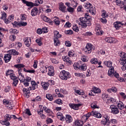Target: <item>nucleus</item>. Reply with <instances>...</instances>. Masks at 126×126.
Returning <instances> with one entry per match:
<instances>
[{
	"label": "nucleus",
	"mask_w": 126,
	"mask_h": 126,
	"mask_svg": "<svg viewBox=\"0 0 126 126\" xmlns=\"http://www.w3.org/2000/svg\"><path fill=\"white\" fill-rule=\"evenodd\" d=\"M9 54H5L4 57V60L5 61V63H8L10 60H11V55H13L14 56H16L19 54L18 52L16 51V50L14 49L10 50L9 51Z\"/></svg>",
	"instance_id": "obj_1"
},
{
	"label": "nucleus",
	"mask_w": 126,
	"mask_h": 126,
	"mask_svg": "<svg viewBox=\"0 0 126 126\" xmlns=\"http://www.w3.org/2000/svg\"><path fill=\"white\" fill-rule=\"evenodd\" d=\"M121 57L120 63L121 64H122L123 66L121 68L123 71L126 70V53L121 52L120 55Z\"/></svg>",
	"instance_id": "obj_2"
},
{
	"label": "nucleus",
	"mask_w": 126,
	"mask_h": 126,
	"mask_svg": "<svg viewBox=\"0 0 126 126\" xmlns=\"http://www.w3.org/2000/svg\"><path fill=\"white\" fill-rule=\"evenodd\" d=\"M85 7L87 10V12H90L93 15H95L96 12H95V10L93 9V6H92V4L91 3L88 2L85 5Z\"/></svg>",
	"instance_id": "obj_3"
},
{
	"label": "nucleus",
	"mask_w": 126,
	"mask_h": 126,
	"mask_svg": "<svg viewBox=\"0 0 126 126\" xmlns=\"http://www.w3.org/2000/svg\"><path fill=\"white\" fill-rule=\"evenodd\" d=\"M80 21L82 24V26L86 28L87 26H91V22L90 20H87L86 18H80Z\"/></svg>",
	"instance_id": "obj_4"
},
{
	"label": "nucleus",
	"mask_w": 126,
	"mask_h": 126,
	"mask_svg": "<svg viewBox=\"0 0 126 126\" xmlns=\"http://www.w3.org/2000/svg\"><path fill=\"white\" fill-rule=\"evenodd\" d=\"M69 72L63 70L60 72L59 76L62 80H67V79L69 78Z\"/></svg>",
	"instance_id": "obj_5"
},
{
	"label": "nucleus",
	"mask_w": 126,
	"mask_h": 126,
	"mask_svg": "<svg viewBox=\"0 0 126 126\" xmlns=\"http://www.w3.org/2000/svg\"><path fill=\"white\" fill-rule=\"evenodd\" d=\"M113 74L116 78H119V77H120L119 73H117L116 71L115 72V70H114V67H112L109 68L108 70V75H113Z\"/></svg>",
	"instance_id": "obj_6"
},
{
	"label": "nucleus",
	"mask_w": 126,
	"mask_h": 126,
	"mask_svg": "<svg viewBox=\"0 0 126 126\" xmlns=\"http://www.w3.org/2000/svg\"><path fill=\"white\" fill-rule=\"evenodd\" d=\"M111 110V113L114 114V115H117L120 113V110L119 108L115 105H111L110 107Z\"/></svg>",
	"instance_id": "obj_7"
},
{
	"label": "nucleus",
	"mask_w": 126,
	"mask_h": 126,
	"mask_svg": "<svg viewBox=\"0 0 126 126\" xmlns=\"http://www.w3.org/2000/svg\"><path fill=\"white\" fill-rule=\"evenodd\" d=\"M92 49H93V47H92V44L90 43H88L86 47V50H87H87H85V52H86L88 54H90L91 53Z\"/></svg>",
	"instance_id": "obj_8"
},
{
	"label": "nucleus",
	"mask_w": 126,
	"mask_h": 126,
	"mask_svg": "<svg viewBox=\"0 0 126 126\" xmlns=\"http://www.w3.org/2000/svg\"><path fill=\"white\" fill-rule=\"evenodd\" d=\"M104 118L105 119V120H102L101 121V123L102 125L104 126H110V120H109V118L108 116H106Z\"/></svg>",
	"instance_id": "obj_9"
},
{
	"label": "nucleus",
	"mask_w": 126,
	"mask_h": 126,
	"mask_svg": "<svg viewBox=\"0 0 126 126\" xmlns=\"http://www.w3.org/2000/svg\"><path fill=\"white\" fill-rule=\"evenodd\" d=\"M70 108L73 109V110H78V107L81 106V104H69Z\"/></svg>",
	"instance_id": "obj_10"
},
{
	"label": "nucleus",
	"mask_w": 126,
	"mask_h": 126,
	"mask_svg": "<svg viewBox=\"0 0 126 126\" xmlns=\"http://www.w3.org/2000/svg\"><path fill=\"white\" fill-rule=\"evenodd\" d=\"M15 67H16V68H18V73L22 72V67H25V65L23 64H17L14 65Z\"/></svg>",
	"instance_id": "obj_11"
},
{
	"label": "nucleus",
	"mask_w": 126,
	"mask_h": 126,
	"mask_svg": "<svg viewBox=\"0 0 126 126\" xmlns=\"http://www.w3.org/2000/svg\"><path fill=\"white\" fill-rule=\"evenodd\" d=\"M32 90V87H30V88H28V89L27 90V89L24 88L23 89V92L25 94V95H26V97H27V98L29 97V95H27L28 94H29V93H30V91Z\"/></svg>",
	"instance_id": "obj_12"
},
{
	"label": "nucleus",
	"mask_w": 126,
	"mask_h": 126,
	"mask_svg": "<svg viewBox=\"0 0 126 126\" xmlns=\"http://www.w3.org/2000/svg\"><path fill=\"white\" fill-rule=\"evenodd\" d=\"M24 42L27 47H30V45H31V38L26 37L24 39Z\"/></svg>",
	"instance_id": "obj_13"
},
{
	"label": "nucleus",
	"mask_w": 126,
	"mask_h": 126,
	"mask_svg": "<svg viewBox=\"0 0 126 126\" xmlns=\"http://www.w3.org/2000/svg\"><path fill=\"white\" fill-rule=\"evenodd\" d=\"M23 3H25L26 4L27 6H31V7H33V6H34V3H33L32 2H30L28 1H27L26 0H22Z\"/></svg>",
	"instance_id": "obj_14"
},
{
	"label": "nucleus",
	"mask_w": 126,
	"mask_h": 126,
	"mask_svg": "<svg viewBox=\"0 0 126 126\" xmlns=\"http://www.w3.org/2000/svg\"><path fill=\"white\" fill-rule=\"evenodd\" d=\"M117 107L119 108V110H123L125 108V104L123 102L119 101L117 103Z\"/></svg>",
	"instance_id": "obj_15"
},
{
	"label": "nucleus",
	"mask_w": 126,
	"mask_h": 126,
	"mask_svg": "<svg viewBox=\"0 0 126 126\" xmlns=\"http://www.w3.org/2000/svg\"><path fill=\"white\" fill-rule=\"evenodd\" d=\"M92 115L93 117H95V118H97V119H100V118H102V114L99 113L98 112L96 111H93Z\"/></svg>",
	"instance_id": "obj_16"
},
{
	"label": "nucleus",
	"mask_w": 126,
	"mask_h": 126,
	"mask_svg": "<svg viewBox=\"0 0 126 126\" xmlns=\"http://www.w3.org/2000/svg\"><path fill=\"white\" fill-rule=\"evenodd\" d=\"M64 119L66 121V123H67V124H69L71 123V122H72V118L70 115H66V117L65 118H64Z\"/></svg>",
	"instance_id": "obj_17"
},
{
	"label": "nucleus",
	"mask_w": 126,
	"mask_h": 126,
	"mask_svg": "<svg viewBox=\"0 0 126 126\" xmlns=\"http://www.w3.org/2000/svg\"><path fill=\"white\" fill-rule=\"evenodd\" d=\"M45 112L47 113V114H48V116H50L52 117V118H54L53 116H52V115L53 114V112H52V111H51L50 109H47V107H43Z\"/></svg>",
	"instance_id": "obj_18"
},
{
	"label": "nucleus",
	"mask_w": 126,
	"mask_h": 126,
	"mask_svg": "<svg viewBox=\"0 0 126 126\" xmlns=\"http://www.w3.org/2000/svg\"><path fill=\"white\" fill-rule=\"evenodd\" d=\"M62 38V34H60V32L57 31L54 32V36L53 39H59Z\"/></svg>",
	"instance_id": "obj_19"
},
{
	"label": "nucleus",
	"mask_w": 126,
	"mask_h": 126,
	"mask_svg": "<svg viewBox=\"0 0 126 126\" xmlns=\"http://www.w3.org/2000/svg\"><path fill=\"white\" fill-rule=\"evenodd\" d=\"M65 8H66V7L64 6L63 3H62L59 4V9L62 11V12H65Z\"/></svg>",
	"instance_id": "obj_20"
},
{
	"label": "nucleus",
	"mask_w": 126,
	"mask_h": 126,
	"mask_svg": "<svg viewBox=\"0 0 126 126\" xmlns=\"http://www.w3.org/2000/svg\"><path fill=\"white\" fill-rule=\"evenodd\" d=\"M37 13H38V9H37L36 7H34L33 8V9L32 10L31 15H32V16H36Z\"/></svg>",
	"instance_id": "obj_21"
},
{
	"label": "nucleus",
	"mask_w": 126,
	"mask_h": 126,
	"mask_svg": "<svg viewBox=\"0 0 126 126\" xmlns=\"http://www.w3.org/2000/svg\"><path fill=\"white\" fill-rule=\"evenodd\" d=\"M95 31L96 32L97 35L103 34V32H102V31H101V29L98 27L95 28Z\"/></svg>",
	"instance_id": "obj_22"
},
{
	"label": "nucleus",
	"mask_w": 126,
	"mask_h": 126,
	"mask_svg": "<svg viewBox=\"0 0 126 126\" xmlns=\"http://www.w3.org/2000/svg\"><path fill=\"white\" fill-rule=\"evenodd\" d=\"M114 27L117 30H119L121 27V22H116L114 23Z\"/></svg>",
	"instance_id": "obj_23"
},
{
	"label": "nucleus",
	"mask_w": 126,
	"mask_h": 126,
	"mask_svg": "<svg viewBox=\"0 0 126 126\" xmlns=\"http://www.w3.org/2000/svg\"><path fill=\"white\" fill-rule=\"evenodd\" d=\"M112 63H112V62L111 61H105L104 62V64H105V65L107 66V67H110V68H111V67H113L112 66Z\"/></svg>",
	"instance_id": "obj_24"
},
{
	"label": "nucleus",
	"mask_w": 126,
	"mask_h": 126,
	"mask_svg": "<svg viewBox=\"0 0 126 126\" xmlns=\"http://www.w3.org/2000/svg\"><path fill=\"white\" fill-rule=\"evenodd\" d=\"M105 41L106 43H113L114 42V38L112 37H106L105 38Z\"/></svg>",
	"instance_id": "obj_25"
},
{
	"label": "nucleus",
	"mask_w": 126,
	"mask_h": 126,
	"mask_svg": "<svg viewBox=\"0 0 126 126\" xmlns=\"http://www.w3.org/2000/svg\"><path fill=\"white\" fill-rule=\"evenodd\" d=\"M54 39V45L57 47V46H60V44H61V42H60V40H59V38H53Z\"/></svg>",
	"instance_id": "obj_26"
},
{
	"label": "nucleus",
	"mask_w": 126,
	"mask_h": 126,
	"mask_svg": "<svg viewBox=\"0 0 126 126\" xmlns=\"http://www.w3.org/2000/svg\"><path fill=\"white\" fill-rule=\"evenodd\" d=\"M79 69L84 71L87 69V66H86V64H83L81 66H79Z\"/></svg>",
	"instance_id": "obj_27"
},
{
	"label": "nucleus",
	"mask_w": 126,
	"mask_h": 126,
	"mask_svg": "<svg viewBox=\"0 0 126 126\" xmlns=\"http://www.w3.org/2000/svg\"><path fill=\"white\" fill-rule=\"evenodd\" d=\"M41 85L43 88V89L47 90L48 89V87H49V83H42Z\"/></svg>",
	"instance_id": "obj_28"
},
{
	"label": "nucleus",
	"mask_w": 126,
	"mask_h": 126,
	"mask_svg": "<svg viewBox=\"0 0 126 126\" xmlns=\"http://www.w3.org/2000/svg\"><path fill=\"white\" fill-rule=\"evenodd\" d=\"M43 3V1L42 0H35L34 3V6H38L39 4H42Z\"/></svg>",
	"instance_id": "obj_29"
},
{
	"label": "nucleus",
	"mask_w": 126,
	"mask_h": 126,
	"mask_svg": "<svg viewBox=\"0 0 126 126\" xmlns=\"http://www.w3.org/2000/svg\"><path fill=\"white\" fill-rule=\"evenodd\" d=\"M3 103L5 105L6 107L8 105H11L12 104V101H9L6 99L3 100Z\"/></svg>",
	"instance_id": "obj_30"
},
{
	"label": "nucleus",
	"mask_w": 126,
	"mask_h": 126,
	"mask_svg": "<svg viewBox=\"0 0 126 126\" xmlns=\"http://www.w3.org/2000/svg\"><path fill=\"white\" fill-rule=\"evenodd\" d=\"M102 98L104 101H108V99H109V96L108 95V94H102Z\"/></svg>",
	"instance_id": "obj_31"
},
{
	"label": "nucleus",
	"mask_w": 126,
	"mask_h": 126,
	"mask_svg": "<svg viewBox=\"0 0 126 126\" xmlns=\"http://www.w3.org/2000/svg\"><path fill=\"white\" fill-rule=\"evenodd\" d=\"M7 119H5L4 121H2L1 124L3 126H10V123L9 122H7Z\"/></svg>",
	"instance_id": "obj_32"
},
{
	"label": "nucleus",
	"mask_w": 126,
	"mask_h": 126,
	"mask_svg": "<svg viewBox=\"0 0 126 126\" xmlns=\"http://www.w3.org/2000/svg\"><path fill=\"white\" fill-rule=\"evenodd\" d=\"M54 69L53 68H50L49 69V71L48 73V75H49L50 76H54L55 75V73H54Z\"/></svg>",
	"instance_id": "obj_33"
},
{
	"label": "nucleus",
	"mask_w": 126,
	"mask_h": 126,
	"mask_svg": "<svg viewBox=\"0 0 126 126\" xmlns=\"http://www.w3.org/2000/svg\"><path fill=\"white\" fill-rule=\"evenodd\" d=\"M43 20L45 21V22H48V23H52V20L47 16H45L43 17Z\"/></svg>",
	"instance_id": "obj_34"
},
{
	"label": "nucleus",
	"mask_w": 126,
	"mask_h": 126,
	"mask_svg": "<svg viewBox=\"0 0 126 126\" xmlns=\"http://www.w3.org/2000/svg\"><path fill=\"white\" fill-rule=\"evenodd\" d=\"M46 97L47 99L49 100V101H53V100L54 99V98L53 97V95H52V94H46Z\"/></svg>",
	"instance_id": "obj_35"
},
{
	"label": "nucleus",
	"mask_w": 126,
	"mask_h": 126,
	"mask_svg": "<svg viewBox=\"0 0 126 126\" xmlns=\"http://www.w3.org/2000/svg\"><path fill=\"white\" fill-rule=\"evenodd\" d=\"M93 91H94V93L95 94L100 93V92H101V90H100V89H98L95 87H94L93 88Z\"/></svg>",
	"instance_id": "obj_36"
},
{
	"label": "nucleus",
	"mask_w": 126,
	"mask_h": 126,
	"mask_svg": "<svg viewBox=\"0 0 126 126\" xmlns=\"http://www.w3.org/2000/svg\"><path fill=\"white\" fill-rule=\"evenodd\" d=\"M91 63H94V64H97L98 63V60L96 58L92 59L91 60Z\"/></svg>",
	"instance_id": "obj_37"
},
{
	"label": "nucleus",
	"mask_w": 126,
	"mask_h": 126,
	"mask_svg": "<svg viewBox=\"0 0 126 126\" xmlns=\"http://www.w3.org/2000/svg\"><path fill=\"white\" fill-rule=\"evenodd\" d=\"M75 125L76 126H83V123L81 122V123H80L79 121L76 120L75 121Z\"/></svg>",
	"instance_id": "obj_38"
},
{
	"label": "nucleus",
	"mask_w": 126,
	"mask_h": 126,
	"mask_svg": "<svg viewBox=\"0 0 126 126\" xmlns=\"http://www.w3.org/2000/svg\"><path fill=\"white\" fill-rule=\"evenodd\" d=\"M31 85H32V90H35V89H36V88H35V86L37 85V84H36V82H35L34 81H32L31 82Z\"/></svg>",
	"instance_id": "obj_39"
},
{
	"label": "nucleus",
	"mask_w": 126,
	"mask_h": 126,
	"mask_svg": "<svg viewBox=\"0 0 126 126\" xmlns=\"http://www.w3.org/2000/svg\"><path fill=\"white\" fill-rule=\"evenodd\" d=\"M63 61L64 62H66L67 63H70V64H71V61L69 60V58L67 56L64 57V58L63 59Z\"/></svg>",
	"instance_id": "obj_40"
},
{
	"label": "nucleus",
	"mask_w": 126,
	"mask_h": 126,
	"mask_svg": "<svg viewBox=\"0 0 126 126\" xmlns=\"http://www.w3.org/2000/svg\"><path fill=\"white\" fill-rule=\"evenodd\" d=\"M10 32L11 33H13V34H17L18 33V31H17V30L16 29H10Z\"/></svg>",
	"instance_id": "obj_41"
},
{
	"label": "nucleus",
	"mask_w": 126,
	"mask_h": 126,
	"mask_svg": "<svg viewBox=\"0 0 126 126\" xmlns=\"http://www.w3.org/2000/svg\"><path fill=\"white\" fill-rule=\"evenodd\" d=\"M55 103H57L59 105H63V100L61 99H58L55 101Z\"/></svg>",
	"instance_id": "obj_42"
},
{
	"label": "nucleus",
	"mask_w": 126,
	"mask_h": 126,
	"mask_svg": "<svg viewBox=\"0 0 126 126\" xmlns=\"http://www.w3.org/2000/svg\"><path fill=\"white\" fill-rule=\"evenodd\" d=\"M82 18H86L87 20H90L91 17L89 16V14L86 13L84 17H82Z\"/></svg>",
	"instance_id": "obj_43"
},
{
	"label": "nucleus",
	"mask_w": 126,
	"mask_h": 126,
	"mask_svg": "<svg viewBox=\"0 0 126 126\" xmlns=\"http://www.w3.org/2000/svg\"><path fill=\"white\" fill-rule=\"evenodd\" d=\"M6 18V13L4 12H3V13L1 14V19L4 20Z\"/></svg>",
	"instance_id": "obj_44"
},
{
	"label": "nucleus",
	"mask_w": 126,
	"mask_h": 126,
	"mask_svg": "<svg viewBox=\"0 0 126 126\" xmlns=\"http://www.w3.org/2000/svg\"><path fill=\"white\" fill-rule=\"evenodd\" d=\"M72 32H73L71 30H68V31H65L64 32V33L67 34V35H71L72 34H73Z\"/></svg>",
	"instance_id": "obj_45"
},
{
	"label": "nucleus",
	"mask_w": 126,
	"mask_h": 126,
	"mask_svg": "<svg viewBox=\"0 0 126 126\" xmlns=\"http://www.w3.org/2000/svg\"><path fill=\"white\" fill-rule=\"evenodd\" d=\"M87 120H88V118L86 117V116L84 115L82 117V123H83V122H84V123H85V122H86L87 121Z\"/></svg>",
	"instance_id": "obj_46"
},
{
	"label": "nucleus",
	"mask_w": 126,
	"mask_h": 126,
	"mask_svg": "<svg viewBox=\"0 0 126 126\" xmlns=\"http://www.w3.org/2000/svg\"><path fill=\"white\" fill-rule=\"evenodd\" d=\"M34 63H33V67L34 68H37V66L38 65V61L37 60H34Z\"/></svg>",
	"instance_id": "obj_47"
},
{
	"label": "nucleus",
	"mask_w": 126,
	"mask_h": 126,
	"mask_svg": "<svg viewBox=\"0 0 126 126\" xmlns=\"http://www.w3.org/2000/svg\"><path fill=\"white\" fill-rule=\"evenodd\" d=\"M19 26H26L27 25V22H19Z\"/></svg>",
	"instance_id": "obj_48"
},
{
	"label": "nucleus",
	"mask_w": 126,
	"mask_h": 126,
	"mask_svg": "<svg viewBox=\"0 0 126 126\" xmlns=\"http://www.w3.org/2000/svg\"><path fill=\"white\" fill-rule=\"evenodd\" d=\"M12 73V70H8L6 72V76H8V75H11Z\"/></svg>",
	"instance_id": "obj_49"
},
{
	"label": "nucleus",
	"mask_w": 126,
	"mask_h": 126,
	"mask_svg": "<svg viewBox=\"0 0 126 126\" xmlns=\"http://www.w3.org/2000/svg\"><path fill=\"white\" fill-rule=\"evenodd\" d=\"M12 24L13 25L14 27H17V26H19V22L15 21L14 23H12Z\"/></svg>",
	"instance_id": "obj_50"
},
{
	"label": "nucleus",
	"mask_w": 126,
	"mask_h": 126,
	"mask_svg": "<svg viewBox=\"0 0 126 126\" xmlns=\"http://www.w3.org/2000/svg\"><path fill=\"white\" fill-rule=\"evenodd\" d=\"M107 102H108V103H114V102H116V99L113 98H111L110 99L108 98V99H107Z\"/></svg>",
	"instance_id": "obj_51"
},
{
	"label": "nucleus",
	"mask_w": 126,
	"mask_h": 126,
	"mask_svg": "<svg viewBox=\"0 0 126 126\" xmlns=\"http://www.w3.org/2000/svg\"><path fill=\"white\" fill-rule=\"evenodd\" d=\"M64 27L66 28H67V27L69 28V27H71V24L69 23V22H68L66 23L65 25H64Z\"/></svg>",
	"instance_id": "obj_52"
},
{
	"label": "nucleus",
	"mask_w": 126,
	"mask_h": 126,
	"mask_svg": "<svg viewBox=\"0 0 126 126\" xmlns=\"http://www.w3.org/2000/svg\"><path fill=\"white\" fill-rule=\"evenodd\" d=\"M67 10L69 12H73V11L74 10V8L71 7H68V8H67Z\"/></svg>",
	"instance_id": "obj_53"
},
{
	"label": "nucleus",
	"mask_w": 126,
	"mask_h": 126,
	"mask_svg": "<svg viewBox=\"0 0 126 126\" xmlns=\"http://www.w3.org/2000/svg\"><path fill=\"white\" fill-rule=\"evenodd\" d=\"M65 45L66 47H70L71 46V43H70V41H66Z\"/></svg>",
	"instance_id": "obj_54"
},
{
	"label": "nucleus",
	"mask_w": 126,
	"mask_h": 126,
	"mask_svg": "<svg viewBox=\"0 0 126 126\" xmlns=\"http://www.w3.org/2000/svg\"><path fill=\"white\" fill-rule=\"evenodd\" d=\"M100 21L101 22H102V23H104L105 24V23H107V20L106 19V18H105V17H102L100 19Z\"/></svg>",
	"instance_id": "obj_55"
},
{
	"label": "nucleus",
	"mask_w": 126,
	"mask_h": 126,
	"mask_svg": "<svg viewBox=\"0 0 126 126\" xmlns=\"http://www.w3.org/2000/svg\"><path fill=\"white\" fill-rule=\"evenodd\" d=\"M35 42H36L38 43V46H42V42H41V39H36Z\"/></svg>",
	"instance_id": "obj_56"
},
{
	"label": "nucleus",
	"mask_w": 126,
	"mask_h": 126,
	"mask_svg": "<svg viewBox=\"0 0 126 126\" xmlns=\"http://www.w3.org/2000/svg\"><path fill=\"white\" fill-rule=\"evenodd\" d=\"M73 30H74V31H75V32H78L79 31L78 27L76 25L73 27Z\"/></svg>",
	"instance_id": "obj_57"
},
{
	"label": "nucleus",
	"mask_w": 126,
	"mask_h": 126,
	"mask_svg": "<svg viewBox=\"0 0 126 126\" xmlns=\"http://www.w3.org/2000/svg\"><path fill=\"white\" fill-rule=\"evenodd\" d=\"M56 25H57V26H59V25H60V24H61V21H60V20H58L56 19H55L54 20Z\"/></svg>",
	"instance_id": "obj_58"
},
{
	"label": "nucleus",
	"mask_w": 126,
	"mask_h": 126,
	"mask_svg": "<svg viewBox=\"0 0 126 126\" xmlns=\"http://www.w3.org/2000/svg\"><path fill=\"white\" fill-rule=\"evenodd\" d=\"M17 84H18V80L16 79L13 80V85H14V86H16Z\"/></svg>",
	"instance_id": "obj_59"
},
{
	"label": "nucleus",
	"mask_w": 126,
	"mask_h": 126,
	"mask_svg": "<svg viewBox=\"0 0 126 126\" xmlns=\"http://www.w3.org/2000/svg\"><path fill=\"white\" fill-rule=\"evenodd\" d=\"M91 108H93V109H97L98 107H97V105H96L95 103H92L91 105Z\"/></svg>",
	"instance_id": "obj_60"
},
{
	"label": "nucleus",
	"mask_w": 126,
	"mask_h": 126,
	"mask_svg": "<svg viewBox=\"0 0 126 126\" xmlns=\"http://www.w3.org/2000/svg\"><path fill=\"white\" fill-rule=\"evenodd\" d=\"M11 119V115L9 114H6V119L5 120H7V121H10V119Z\"/></svg>",
	"instance_id": "obj_61"
},
{
	"label": "nucleus",
	"mask_w": 126,
	"mask_h": 126,
	"mask_svg": "<svg viewBox=\"0 0 126 126\" xmlns=\"http://www.w3.org/2000/svg\"><path fill=\"white\" fill-rule=\"evenodd\" d=\"M42 32H44V33H48V28L47 27H43L42 29Z\"/></svg>",
	"instance_id": "obj_62"
},
{
	"label": "nucleus",
	"mask_w": 126,
	"mask_h": 126,
	"mask_svg": "<svg viewBox=\"0 0 126 126\" xmlns=\"http://www.w3.org/2000/svg\"><path fill=\"white\" fill-rule=\"evenodd\" d=\"M11 79H12L13 80H14L16 79V77L15 76V75L14 74L12 73L11 75H10Z\"/></svg>",
	"instance_id": "obj_63"
},
{
	"label": "nucleus",
	"mask_w": 126,
	"mask_h": 126,
	"mask_svg": "<svg viewBox=\"0 0 126 126\" xmlns=\"http://www.w3.org/2000/svg\"><path fill=\"white\" fill-rule=\"evenodd\" d=\"M68 55L69 57H73V56H74V52H72V51H69L68 53Z\"/></svg>",
	"instance_id": "obj_64"
}]
</instances>
